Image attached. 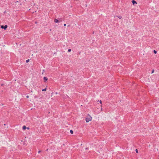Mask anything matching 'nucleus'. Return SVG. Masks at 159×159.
Masks as SVG:
<instances>
[{"mask_svg": "<svg viewBox=\"0 0 159 159\" xmlns=\"http://www.w3.org/2000/svg\"><path fill=\"white\" fill-rule=\"evenodd\" d=\"M3 85H4V84H1V86H3Z\"/></svg>", "mask_w": 159, "mask_h": 159, "instance_id": "16", "label": "nucleus"}, {"mask_svg": "<svg viewBox=\"0 0 159 159\" xmlns=\"http://www.w3.org/2000/svg\"><path fill=\"white\" fill-rule=\"evenodd\" d=\"M54 21L55 23H58V22H59V20L57 19H54Z\"/></svg>", "mask_w": 159, "mask_h": 159, "instance_id": "5", "label": "nucleus"}, {"mask_svg": "<svg viewBox=\"0 0 159 159\" xmlns=\"http://www.w3.org/2000/svg\"><path fill=\"white\" fill-rule=\"evenodd\" d=\"M99 102L100 103H101V104H102V102L101 100H100V101H99Z\"/></svg>", "mask_w": 159, "mask_h": 159, "instance_id": "14", "label": "nucleus"}, {"mask_svg": "<svg viewBox=\"0 0 159 159\" xmlns=\"http://www.w3.org/2000/svg\"><path fill=\"white\" fill-rule=\"evenodd\" d=\"M117 17H118L120 19H121L122 18V16H117Z\"/></svg>", "mask_w": 159, "mask_h": 159, "instance_id": "7", "label": "nucleus"}, {"mask_svg": "<svg viewBox=\"0 0 159 159\" xmlns=\"http://www.w3.org/2000/svg\"><path fill=\"white\" fill-rule=\"evenodd\" d=\"M18 2V1H17V2H16V3H17V2Z\"/></svg>", "mask_w": 159, "mask_h": 159, "instance_id": "20", "label": "nucleus"}, {"mask_svg": "<svg viewBox=\"0 0 159 159\" xmlns=\"http://www.w3.org/2000/svg\"><path fill=\"white\" fill-rule=\"evenodd\" d=\"M56 94H57V92H56Z\"/></svg>", "mask_w": 159, "mask_h": 159, "instance_id": "22", "label": "nucleus"}, {"mask_svg": "<svg viewBox=\"0 0 159 159\" xmlns=\"http://www.w3.org/2000/svg\"><path fill=\"white\" fill-rule=\"evenodd\" d=\"M46 151H48V149H47L46 150Z\"/></svg>", "mask_w": 159, "mask_h": 159, "instance_id": "25", "label": "nucleus"}, {"mask_svg": "<svg viewBox=\"0 0 159 159\" xmlns=\"http://www.w3.org/2000/svg\"><path fill=\"white\" fill-rule=\"evenodd\" d=\"M29 61H30V60H29V59L27 60H26V63L28 62Z\"/></svg>", "mask_w": 159, "mask_h": 159, "instance_id": "11", "label": "nucleus"}, {"mask_svg": "<svg viewBox=\"0 0 159 159\" xmlns=\"http://www.w3.org/2000/svg\"><path fill=\"white\" fill-rule=\"evenodd\" d=\"M153 52L155 54H156L157 53V51L155 50L153 51Z\"/></svg>", "mask_w": 159, "mask_h": 159, "instance_id": "10", "label": "nucleus"}, {"mask_svg": "<svg viewBox=\"0 0 159 159\" xmlns=\"http://www.w3.org/2000/svg\"><path fill=\"white\" fill-rule=\"evenodd\" d=\"M47 90V89L46 88H45L44 89H42V91H46Z\"/></svg>", "mask_w": 159, "mask_h": 159, "instance_id": "9", "label": "nucleus"}, {"mask_svg": "<svg viewBox=\"0 0 159 159\" xmlns=\"http://www.w3.org/2000/svg\"><path fill=\"white\" fill-rule=\"evenodd\" d=\"M132 2L133 3V5H134V4H135V3L137 4V2L135 1H134V0H133L132 1Z\"/></svg>", "mask_w": 159, "mask_h": 159, "instance_id": "4", "label": "nucleus"}, {"mask_svg": "<svg viewBox=\"0 0 159 159\" xmlns=\"http://www.w3.org/2000/svg\"><path fill=\"white\" fill-rule=\"evenodd\" d=\"M70 133L71 134H72L73 133V131L72 130H70Z\"/></svg>", "mask_w": 159, "mask_h": 159, "instance_id": "8", "label": "nucleus"}, {"mask_svg": "<svg viewBox=\"0 0 159 159\" xmlns=\"http://www.w3.org/2000/svg\"><path fill=\"white\" fill-rule=\"evenodd\" d=\"M43 79L44 80V82H46V81L48 80V78L46 77H43Z\"/></svg>", "mask_w": 159, "mask_h": 159, "instance_id": "3", "label": "nucleus"}, {"mask_svg": "<svg viewBox=\"0 0 159 159\" xmlns=\"http://www.w3.org/2000/svg\"><path fill=\"white\" fill-rule=\"evenodd\" d=\"M6 125V124H4V125Z\"/></svg>", "mask_w": 159, "mask_h": 159, "instance_id": "24", "label": "nucleus"}, {"mask_svg": "<svg viewBox=\"0 0 159 159\" xmlns=\"http://www.w3.org/2000/svg\"><path fill=\"white\" fill-rule=\"evenodd\" d=\"M26 97L27 98H29V96L28 95H27L26 96Z\"/></svg>", "mask_w": 159, "mask_h": 159, "instance_id": "15", "label": "nucleus"}, {"mask_svg": "<svg viewBox=\"0 0 159 159\" xmlns=\"http://www.w3.org/2000/svg\"><path fill=\"white\" fill-rule=\"evenodd\" d=\"M41 152V151H39L38 152V153H40V152Z\"/></svg>", "mask_w": 159, "mask_h": 159, "instance_id": "17", "label": "nucleus"}, {"mask_svg": "<svg viewBox=\"0 0 159 159\" xmlns=\"http://www.w3.org/2000/svg\"><path fill=\"white\" fill-rule=\"evenodd\" d=\"M92 119V118L91 116H90L89 117H87L86 118V122H89V121L91 120Z\"/></svg>", "mask_w": 159, "mask_h": 159, "instance_id": "1", "label": "nucleus"}, {"mask_svg": "<svg viewBox=\"0 0 159 159\" xmlns=\"http://www.w3.org/2000/svg\"><path fill=\"white\" fill-rule=\"evenodd\" d=\"M88 148H86V149H88Z\"/></svg>", "mask_w": 159, "mask_h": 159, "instance_id": "21", "label": "nucleus"}, {"mask_svg": "<svg viewBox=\"0 0 159 159\" xmlns=\"http://www.w3.org/2000/svg\"><path fill=\"white\" fill-rule=\"evenodd\" d=\"M7 26L6 25L4 26L3 25H1V28L2 29H3L4 30H5L7 29Z\"/></svg>", "mask_w": 159, "mask_h": 159, "instance_id": "2", "label": "nucleus"}, {"mask_svg": "<svg viewBox=\"0 0 159 159\" xmlns=\"http://www.w3.org/2000/svg\"><path fill=\"white\" fill-rule=\"evenodd\" d=\"M154 72V70H153L152 71V73H153Z\"/></svg>", "mask_w": 159, "mask_h": 159, "instance_id": "18", "label": "nucleus"}, {"mask_svg": "<svg viewBox=\"0 0 159 159\" xmlns=\"http://www.w3.org/2000/svg\"><path fill=\"white\" fill-rule=\"evenodd\" d=\"M22 129L24 130L25 129H26V127L24 125L23 126Z\"/></svg>", "mask_w": 159, "mask_h": 159, "instance_id": "6", "label": "nucleus"}, {"mask_svg": "<svg viewBox=\"0 0 159 159\" xmlns=\"http://www.w3.org/2000/svg\"><path fill=\"white\" fill-rule=\"evenodd\" d=\"M35 23H37V22H35Z\"/></svg>", "mask_w": 159, "mask_h": 159, "instance_id": "23", "label": "nucleus"}, {"mask_svg": "<svg viewBox=\"0 0 159 159\" xmlns=\"http://www.w3.org/2000/svg\"><path fill=\"white\" fill-rule=\"evenodd\" d=\"M71 49H69L68 50V51L69 52H70L71 51Z\"/></svg>", "mask_w": 159, "mask_h": 159, "instance_id": "12", "label": "nucleus"}, {"mask_svg": "<svg viewBox=\"0 0 159 159\" xmlns=\"http://www.w3.org/2000/svg\"><path fill=\"white\" fill-rule=\"evenodd\" d=\"M66 24H64V26H66Z\"/></svg>", "mask_w": 159, "mask_h": 159, "instance_id": "19", "label": "nucleus"}, {"mask_svg": "<svg viewBox=\"0 0 159 159\" xmlns=\"http://www.w3.org/2000/svg\"><path fill=\"white\" fill-rule=\"evenodd\" d=\"M135 151L137 153H138V150L137 149H136V150H135Z\"/></svg>", "mask_w": 159, "mask_h": 159, "instance_id": "13", "label": "nucleus"}]
</instances>
